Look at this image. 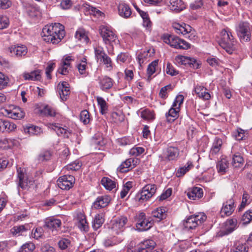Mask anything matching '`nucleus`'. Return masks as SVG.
Returning <instances> with one entry per match:
<instances>
[{
  "label": "nucleus",
  "instance_id": "3c124183",
  "mask_svg": "<svg viewBox=\"0 0 252 252\" xmlns=\"http://www.w3.org/2000/svg\"><path fill=\"white\" fill-rule=\"evenodd\" d=\"M252 220V210L246 212L242 217L241 221L243 224H247Z\"/></svg>",
  "mask_w": 252,
  "mask_h": 252
},
{
  "label": "nucleus",
  "instance_id": "4be33fe9",
  "mask_svg": "<svg viewBox=\"0 0 252 252\" xmlns=\"http://www.w3.org/2000/svg\"><path fill=\"white\" fill-rule=\"evenodd\" d=\"M62 221L60 220L54 218L46 219L45 220L44 227L52 232H57L61 229Z\"/></svg>",
  "mask_w": 252,
  "mask_h": 252
},
{
  "label": "nucleus",
  "instance_id": "aec40b11",
  "mask_svg": "<svg viewBox=\"0 0 252 252\" xmlns=\"http://www.w3.org/2000/svg\"><path fill=\"white\" fill-rule=\"evenodd\" d=\"M156 243L152 240H147L140 243L134 250V252H151Z\"/></svg>",
  "mask_w": 252,
  "mask_h": 252
},
{
  "label": "nucleus",
  "instance_id": "6e6d98bb",
  "mask_svg": "<svg viewBox=\"0 0 252 252\" xmlns=\"http://www.w3.org/2000/svg\"><path fill=\"white\" fill-rule=\"evenodd\" d=\"M182 1L181 0H176L170 1V8L172 10L176 11L177 12L181 11L182 8L180 6L182 4Z\"/></svg>",
  "mask_w": 252,
  "mask_h": 252
},
{
  "label": "nucleus",
  "instance_id": "6ab92c4d",
  "mask_svg": "<svg viewBox=\"0 0 252 252\" xmlns=\"http://www.w3.org/2000/svg\"><path fill=\"white\" fill-rule=\"evenodd\" d=\"M138 162V159L129 158L123 162L118 167L117 170L121 173H125L129 171L135 167Z\"/></svg>",
  "mask_w": 252,
  "mask_h": 252
},
{
  "label": "nucleus",
  "instance_id": "a211bd4d",
  "mask_svg": "<svg viewBox=\"0 0 252 252\" xmlns=\"http://www.w3.org/2000/svg\"><path fill=\"white\" fill-rule=\"evenodd\" d=\"M9 54L11 57L17 58L25 56L27 54L28 49L23 45L11 46L8 49Z\"/></svg>",
  "mask_w": 252,
  "mask_h": 252
},
{
  "label": "nucleus",
  "instance_id": "864d4df0",
  "mask_svg": "<svg viewBox=\"0 0 252 252\" xmlns=\"http://www.w3.org/2000/svg\"><path fill=\"white\" fill-rule=\"evenodd\" d=\"M35 249L34 245L32 243H26L19 250V252H32Z\"/></svg>",
  "mask_w": 252,
  "mask_h": 252
},
{
  "label": "nucleus",
  "instance_id": "cd10ccee",
  "mask_svg": "<svg viewBox=\"0 0 252 252\" xmlns=\"http://www.w3.org/2000/svg\"><path fill=\"white\" fill-rule=\"evenodd\" d=\"M203 195V189L199 187H193L189 189L187 196L192 200L198 199L202 197Z\"/></svg>",
  "mask_w": 252,
  "mask_h": 252
},
{
  "label": "nucleus",
  "instance_id": "338daca9",
  "mask_svg": "<svg viewBox=\"0 0 252 252\" xmlns=\"http://www.w3.org/2000/svg\"><path fill=\"white\" fill-rule=\"evenodd\" d=\"M9 25V20L5 16H0V30L6 28Z\"/></svg>",
  "mask_w": 252,
  "mask_h": 252
},
{
  "label": "nucleus",
  "instance_id": "1a4fd4ad",
  "mask_svg": "<svg viewBox=\"0 0 252 252\" xmlns=\"http://www.w3.org/2000/svg\"><path fill=\"white\" fill-rule=\"evenodd\" d=\"M136 227L140 231H146L151 228L154 224V220L151 218L146 219L145 214L141 212L136 218Z\"/></svg>",
  "mask_w": 252,
  "mask_h": 252
},
{
  "label": "nucleus",
  "instance_id": "c03bdc74",
  "mask_svg": "<svg viewBox=\"0 0 252 252\" xmlns=\"http://www.w3.org/2000/svg\"><path fill=\"white\" fill-rule=\"evenodd\" d=\"M85 9L88 11L90 14L99 17L103 16L104 13L95 7H94L89 4H86L84 5Z\"/></svg>",
  "mask_w": 252,
  "mask_h": 252
},
{
  "label": "nucleus",
  "instance_id": "2eb2a0df",
  "mask_svg": "<svg viewBox=\"0 0 252 252\" xmlns=\"http://www.w3.org/2000/svg\"><path fill=\"white\" fill-rule=\"evenodd\" d=\"M177 63L181 65H189L194 69L199 67L200 64L197 62L194 58L178 55L175 59Z\"/></svg>",
  "mask_w": 252,
  "mask_h": 252
},
{
  "label": "nucleus",
  "instance_id": "37998d69",
  "mask_svg": "<svg viewBox=\"0 0 252 252\" xmlns=\"http://www.w3.org/2000/svg\"><path fill=\"white\" fill-rule=\"evenodd\" d=\"M193 167V164L191 162H188L184 166L180 167L176 172V176L180 177L184 175L191 168Z\"/></svg>",
  "mask_w": 252,
  "mask_h": 252
},
{
  "label": "nucleus",
  "instance_id": "473e14b6",
  "mask_svg": "<svg viewBox=\"0 0 252 252\" xmlns=\"http://www.w3.org/2000/svg\"><path fill=\"white\" fill-rule=\"evenodd\" d=\"M25 80L37 81L41 78L40 71L39 70L32 71L31 72H26L23 74Z\"/></svg>",
  "mask_w": 252,
  "mask_h": 252
},
{
  "label": "nucleus",
  "instance_id": "a878e982",
  "mask_svg": "<svg viewBox=\"0 0 252 252\" xmlns=\"http://www.w3.org/2000/svg\"><path fill=\"white\" fill-rule=\"evenodd\" d=\"M98 80L100 89L104 91L110 89L113 85V80L106 76L99 77Z\"/></svg>",
  "mask_w": 252,
  "mask_h": 252
},
{
  "label": "nucleus",
  "instance_id": "423d86ee",
  "mask_svg": "<svg viewBox=\"0 0 252 252\" xmlns=\"http://www.w3.org/2000/svg\"><path fill=\"white\" fill-rule=\"evenodd\" d=\"M206 216L203 213L190 216L183 221L184 228L188 230L194 229L201 224L206 220Z\"/></svg>",
  "mask_w": 252,
  "mask_h": 252
},
{
  "label": "nucleus",
  "instance_id": "f704fd0d",
  "mask_svg": "<svg viewBox=\"0 0 252 252\" xmlns=\"http://www.w3.org/2000/svg\"><path fill=\"white\" fill-rule=\"evenodd\" d=\"M76 39L83 43H87L89 39L84 29L80 28L76 32L75 35Z\"/></svg>",
  "mask_w": 252,
  "mask_h": 252
},
{
  "label": "nucleus",
  "instance_id": "f257e3e1",
  "mask_svg": "<svg viewBox=\"0 0 252 252\" xmlns=\"http://www.w3.org/2000/svg\"><path fill=\"white\" fill-rule=\"evenodd\" d=\"M64 27L60 23L46 25L42 29L41 35L46 42L59 43L65 35Z\"/></svg>",
  "mask_w": 252,
  "mask_h": 252
},
{
  "label": "nucleus",
  "instance_id": "680f3d73",
  "mask_svg": "<svg viewBox=\"0 0 252 252\" xmlns=\"http://www.w3.org/2000/svg\"><path fill=\"white\" fill-rule=\"evenodd\" d=\"M166 72L171 76H175L178 74V71L169 63H167Z\"/></svg>",
  "mask_w": 252,
  "mask_h": 252
},
{
  "label": "nucleus",
  "instance_id": "7c9ffc66",
  "mask_svg": "<svg viewBox=\"0 0 252 252\" xmlns=\"http://www.w3.org/2000/svg\"><path fill=\"white\" fill-rule=\"evenodd\" d=\"M152 216L158 220V221L165 219L166 218V209L165 207L158 208L152 212Z\"/></svg>",
  "mask_w": 252,
  "mask_h": 252
},
{
  "label": "nucleus",
  "instance_id": "39448f33",
  "mask_svg": "<svg viewBox=\"0 0 252 252\" xmlns=\"http://www.w3.org/2000/svg\"><path fill=\"white\" fill-rule=\"evenodd\" d=\"M0 114L9 118L17 120L24 118L25 114L20 107L10 105L1 108Z\"/></svg>",
  "mask_w": 252,
  "mask_h": 252
},
{
  "label": "nucleus",
  "instance_id": "774afa93",
  "mask_svg": "<svg viewBox=\"0 0 252 252\" xmlns=\"http://www.w3.org/2000/svg\"><path fill=\"white\" fill-rule=\"evenodd\" d=\"M231 252H247V248L243 244H239L231 250Z\"/></svg>",
  "mask_w": 252,
  "mask_h": 252
},
{
  "label": "nucleus",
  "instance_id": "bf43d9fd",
  "mask_svg": "<svg viewBox=\"0 0 252 252\" xmlns=\"http://www.w3.org/2000/svg\"><path fill=\"white\" fill-rule=\"evenodd\" d=\"M52 153L50 151L47 150L42 152L38 156V159L40 161L48 160L50 159Z\"/></svg>",
  "mask_w": 252,
  "mask_h": 252
},
{
  "label": "nucleus",
  "instance_id": "bb28decb",
  "mask_svg": "<svg viewBox=\"0 0 252 252\" xmlns=\"http://www.w3.org/2000/svg\"><path fill=\"white\" fill-rule=\"evenodd\" d=\"M207 91L206 88L199 85H196L194 88V92L198 96L205 100H208L211 98L210 93Z\"/></svg>",
  "mask_w": 252,
  "mask_h": 252
},
{
  "label": "nucleus",
  "instance_id": "b1692460",
  "mask_svg": "<svg viewBox=\"0 0 252 252\" xmlns=\"http://www.w3.org/2000/svg\"><path fill=\"white\" fill-rule=\"evenodd\" d=\"M234 201L232 198L224 203L220 212L221 216L224 217L231 215L234 210Z\"/></svg>",
  "mask_w": 252,
  "mask_h": 252
},
{
  "label": "nucleus",
  "instance_id": "4d7b16f0",
  "mask_svg": "<svg viewBox=\"0 0 252 252\" xmlns=\"http://www.w3.org/2000/svg\"><path fill=\"white\" fill-rule=\"evenodd\" d=\"M8 78L0 72V90L5 88L8 85Z\"/></svg>",
  "mask_w": 252,
  "mask_h": 252
},
{
  "label": "nucleus",
  "instance_id": "6e6552de",
  "mask_svg": "<svg viewBox=\"0 0 252 252\" xmlns=\"http://www.w3.org/2000/svg\"><path fill=\"white\" fill-rule=\"evenodd\" d=\"M237 35L241 42H248L251 40L250 24L247 22H241L236 28Z\"/></svg>",
  "mask_w": 252,
  "mask_h": 252
},
{
  "label": "nucleus",
  "instance_id": "052dcab7",
  "mask_svg": "<svg viewBox=\"0 0 252 252\" xmlns=\"http://www.w3.org/2000/svg\"><path fill=\"white\" fill-rule=\"evenodd\" d=\"M82 163L78 160H75L67 166L68 169L73 171L78 170L81 167Z\"/></svg>",
  "mask_w": 252,
  "mask_h": 252
},
{
  "label": "nucleus",
  "instance_id": "09e8293b",
  "mask_svg": "<svg viewBox=\"0 0 252 252\" xmlns=\"http://www.w3.org/2000/svg\"><path fill=\"white\" fill-rule=\"evenodd\" d=\"M77 67L80 74L83 75L84 76L88 75V73L86 71L87 62L86 59L84 58L81 62L77 64Z\"/></svg>",
  "mask_w": 252,
  "mask_h": 252
},
{
  "label": "nucleus",
  "instance_id": "f03ea898",
  "mask_svg": "<svg viewBox=\"0 0 252 252\" xmlns=\"http://www.w3.org/2000/svg\"><path fill=\"white\" fill-rule=\"evenodd\" d=\"M220 35V45L228 53L231 54L236 49V42L234 40L231 32L227 28L222 30Z\"/></svg>",
  "mask_w": 252,
  "mask_h": 252
},
{
  "label": "nucleus",
  "instance_id": "5fc2aeb1",
  "mask_svg": "<svg viewBox=\"0 0 252 252\" xmlns=\"http://www.w3.org/2000/svg\"><path fill=\"white\" fill-rule=\"evenodd\" d=\"M90 117L89 112L87 110H84L82 111L80 113V119L84 124L87 125L89 124L90 121Z\"/></svg>",
  "mask_w": 252,
  "mask_h": 252
},
{
  "label": "nucleus",
  "instance_id": "9b49d317",
  "mask_svg": "<svg viewBox=\"0 0 252 252\" xmlns=\"http://www.w3.org/2000/svg\"><path fill=\"white\" fill-rule=\"evenodd\" d=\"M179 155V149L174 146L168 147L163 152L162 155L158 157L160 162L177 160Z\"/></svg>",
  "mask_w": 252,
  "mask_h": 252
},
{
  "label": "nucleus",
  "instance_id": "4c0bfd02",
  "mask_svg": "<svg viewBox=\"0 0 252 252\" xmlns=\"http://www.w3.org/2000/svg\"><path fill=\"white\" fill-rule=\"evenodd\" d=\"M101 184L107 190H112L116 188V183L108 177H103L101 181Z\"/></svg>",
  "mask_w": 252,
  "mask_h": 252
},
{
  "label": "nucleus",
  "instance_id": "49530a36",
  "mask_svg": "<svg viewBox=\"0 0 252 252\" xmlns=\"http://www.w3.org/2000/svg\"><path fill=\"white\" fill-rule=\"evenodd\" d=\"M24 132L30 135H37L40 132V128L34 126H27L24 128Z\"/></svg>",
  "mask_w": 252,
  "mask_h": 252
},
{
  "label": "nucleus",
  "instance_id": "393cba45",
  "mask_svg": "<svg viewBox=\"0 0 252 252\" xmlns=\"http://www.w3.org/2000/svg\"><path fill=\"white\" fill-rule=\"evenodd\" d=\"M110 200L111 198L108 195H105L98 196L93 203V207L96 209L105 207L109 203Z\"/></svg>",
  "mask_w": 252,
  "mask_h": 252
},
{
  "label": "nucleus",
  "instance_id": "0eeeda50",
  "mask_svg": "<svg viewBox=\"0 0 252 252\" xmlns=\"http://www.w3.org/2000/svg\"><path fill=\"white\" fill-rule=\"evenodd\" d=\"M94 54L97 62L104 65L107 70H112V61L111 58L105 53L102 47L98 46L95 48Z\"/></svg>",
  "mask_w": 252,
  "mask_h": 252
},
{
  "label": "nucleus",
  "instance_id": "9d476101",
  "mask_svg": "<svg viewBox=\"0 0 252 252\" xmlns=\"http://www.w3.org/2000/svg\"><path fill=\"white\" fill-rule=\"evenodd\" d=\"M172 27L175 32L178 34H182L186 38L190 40L195 41L197 37L191 32V27L188 25L185 24L184 26L175 23L172 25Z\"/></svg>",
  "mask_w": 252,
  "mask_h": 252
},
{
  "label": "nucleus",
  "instance_id": "2f4dec72",
  "mask_svg": "<svg viewBox=\"0 0 252 252\" xmlns=\"http://www.w3.org/2000/svg\"><path fill=\"white\" fill-rule=\"evenodd\" d=\"M51 126L52 128L56 132L58 135L67 138L69 137L70 132L67 128L61 127L56 124H52Z\"/></svg>",
  "mask_w": 252,
  "mask_h": 252
},
{
  "label": "nucleus",
  "instance_id": "e2e57ef3",
  "mask_svg": "<svg viewBox=\"0 0 252 252\" xmlns=\"http://www.w3.org/2000/svg\"><path fill=\"white\" fill-rule=\"evenodd\" d=\"M184 99V98L183 95H178L173 103L172 106L177 107L180 109L181 105L183 104Z\"/></svg>",
  "mask_w": 252,
  "mask_h": 252
},
{
  "label": "nucleus",
  "instance_id": "79ce46f5",
  "mask_svg": "<svg viewBox=\"0 0 252 252\" xmlns=\"http://www.w3.org/2000/svg\"><path fill=\"white\" fill-rule=\"evenodd\" d=\"M96 100L100 107V112L102 115L106 114L108 110V106L104 99L102 97L97 96Z\"/></svg>",
  "mask_w": 252,
  "mask_h": 252
},
{
  "label": "nucleus",
  "instance_id": "e433bc0d",
  "mask_svg": "<svg viewBox=\"0 0 252 252\" xmlns=\"http://www.w3.org/2000/svg\"><path fill=\"white\" fill-rule=\"evenodd\" d=\"M244 160L239 153H236L232 156V165L235 168L241 167L244 164Z\"/></svg>",
  "mask_w": 252,
  "mask_h": 252
},
{
  "label": "nucleus",
  "instance_id": "412c9836",
  "mask_svg": "<svg viewBox=\"0 0 252 252\" xmlns=\"http://www.w3.org/2000/svg\"><path fill=\"white\" fill-rule=\"evenodd\" d=\"M57 89L61 99L63 101H66L69 97L70 93L68 83L65 81L59 83Z\"/></svg>",
  "mask_w": 252,
  "mask_h": 252
},
{
  "label": "nucleus",
  "instance_id": "13d9d810",
  "mask_svg": "<svg viewBox=\"0 0 252 252\" xmlns=\"http://www.w3.org/2000/svg\"><path fill=\"white\" fill-rule=\"evenodd\" d=\"M145 150L142 147H133L129 151V154L131 156L137 157L144 153Z\"/></svg>",
  "mask_w": 252,
  "mask_h": 252
},
{
  "label": "nucleus",
  "instance_id": "dca6fc26",
  "mask_svg": "<svg viewBox=\"0 0 252 252\" xmlns=\"http://www.w3.org/2000/svg\"><path fill=\"white\" fill-rule=\"evenodd\" d=\"M75 179L71 175H64L60 177L57 180V184L62 189L68 190L73 186Z\"/></svg>",
  "mask_w": 252,
  "mask_h": 252
},
{
  "label": "nucleus",
  "instance_id": "a18cd8bd",
  "mask_svg": "<svg viewBox=\"0 0 252 252\" xmlns=\"http://www.w3.org/2000/svg\"><path fill=\"white\" fill-rule=\"evenodd\" d=\"M141 117L145 120H153L155 115L153 111L146 109L141 111Z\"/></svg>",
  "mask_w": 252,
  "mask_h": 252
},
{
  "label": "nucleus",
  "instance_id": "8fccbe9b",
  "mask_svg": "<svg viewBox=\"0 0 252 252\" xmlns=\"http://www.w3.org/2000/svg\"><path fill=\"white\" fill-rule=\"evenodd\" d=\"M41 112L47 116L54 117L56 115L55 109L48 105L44 106Z\"/></svg>",
  "mask_w": 252,
  "mask_h": 252
},
{
  "label": "nucleus",
  "instance_id": "7ed1b4c3",
  "mask_svg": "<svg viewBox=\"0 0 252 252\" xmlns=\"http://www.w3.org/2000/svg\"><path fill=\"white\" fill-rule=\"evenodd\" d=\"M17 177L18 187L27 190L33 187L34 181L32 178L27 176L24 168L21 167L17 168Z\"/></svg>",
  "mask_w": 252,
  "mask_h": 252
},
{
  "label": "nucleus",
  "instance_id": "603ef678",
  "mask_svg": "<svg viewBox=\"0 0 252 252\" xmlns=\"http://www.w3.org/2000/svg\"><path fill=\"white\" fill-rule=\"evenodd\" d=\"M58 245L61 250H64L70 246V241L66 238H62L58 242Z\"/></svg>",
  "mask_w": 252,
  "mask_h": 252
},
{
  "label": "nucleus",
  "instance_id": "a19ab883",
  "mask_svg": "<svg viewBox=\"0 0 252 252\" xmlns=\"http://www.w3.org/2000/svg\"><path fill=\"white\" fill-rule=\"evenodd\" d=\"M222 140L218 137L215 139L212 147L211 148L210 153L212 155L217 154L220 150V147L222 145Z\"/></svg>",
  "mask_w": 252,
  "mask_h": 252
},
{
  "label": "nucleus",
  "instance_id": "69168bd1",
  "mask_svg": "<svg viewBox=\"0 0 252 252\" xmlns=\"http://www.w3.org/2000/svg\"><path fill=\"white\" fill-rule=\"evenodd\" d=\"M172 86L171 85H166L162 87L159 92V95L162 98H165L167 97V92L168 90H171Z\"/></svg>",
  "mask_w": 252,
  "mask_h": 252
},
{
  "label": "nucleus",
  "instance_id": "20e7f679",
  "mask_svg": "<svg viewBox=\"0 0 252 252\" xmlns=\"http://www.w3.org/2000/svg\"><path fill=\"white\" fill-rule=\"evenodd\" d=\"M162 39L165 43L176 49L187 50L191 47L189 43L175 35L164 34Z\"/></svg>",
  "mask_w": 252,
  "mask_h": 252
},
{
  "label": "nucleus",
  "instance_id": "c756f323",
  "mask_svg": "<svg viewBox=\"0 0 252 252\" xmlns=\"http://www.w3.org/2000/svg\"><path fill=\"white\" fill-rule=\"evenodd\" d=\"M179 109L172 106V107L165 114L167 122L172 123L177 119L179 117Z\"/></svg>",
  "mask_w": 252,
  "mask_h": 252
},
{
  "label": "nucleus",
  "instance_id": "f3484780",
  "mask_svg": "<svg viewBox=\"0 0 252 252\" xmlns=\"http://www.w3.org/2000/svg\"><path fill=\"white\" fill-rule=\"evenodd\" d=\"M99 33L106 44H109L116 39L117 37L115 33L105 26H102L100 27Z\"/></svg>",
  "mask_w": 252,
  "mask_h": 252
},
{
  "label": "nucleus",
  "instance_id": "ddd939ff",
  "mask_svg": "<svg viewBox=\"0 0 252 252\" xmlns=\"http://www.w3.org/2000/svg\"><path fill=\"white\" fill-rule=\"evenodd\" d=\"M156 187L154 184H148L144 187L136 196V199L139 201H145L150 198L156 192Z\"/></svg>",
  "mask_w": 252,
  "mask_h": 252
},
{
  "label": "nucleus",
  "instance_id": "58836bf2",
  "mask_svg": "<svg viewBox=\"0 0 252 252\" xmlns=\"http://www.w3.org/2000/svg\"><path fill=\"white\" fill-rule=\"evenodd\" d=\"M158 60H156L150 63L147 69L148 75L147 81L150 82L151 80V76L156 72V67L158 64Z\"/></svg>",
  "mask_w": 252,
  "mask_h": 252
},
{
  "label": "nucleus",
  "instance_id": "4468645a",
  "mask_svg": "<svg viewBox=\"0 0 252 252\" xmlns=\"http://www.w3.org/2000/svg\"><path fill=\"white\" fill-rule=\"evenodd\" d=\"M128 220L126 217L121 216L111 221V229L115 234H118L125 229Z\"/></svg>",
  "mask_w": 252,
  "mask_h": 252
},
{
  "label": "nucleus",
  "instance_id": "ea45409f",
  "mask_svg": "<svg viewBox=\"0 0 252 252\" xmlns=\"http://www.w3.org/2000/svg\"><path fill=\"white\" fill-rule=\"evenodd\" d=\"M104 222V219L102 214H97L94 218L92 226L94 230H96L102 226Z\"/></svg>",
  "mask_w": 252,
  "mask_h": 252
},
{
  "label": "nucleus",
  "instance_id": "c9c22d12",
  "mask_svg": "<svg viewBox=\"0 0 252 252\" xmlns=\"http://www.w3.org/2000/svg\"><path fill=\"white\" fill-rule=\"evenodd\" d=\"M78 227L81 230L85 232L89 231V227L88 222L86 220V218L82 214H80L78 216Z\"/></svg>",
  "mask_w": 252,
  "mask_h": 252
},
{
  "label": "nucleus",
  "instance_id": "5701e85b",
  "mask_svg": "<svg viewBox=\"0 0 252 252\" xmlns=\"http://www.w3.org/2000/svg\"><path fill=\"white\" fill-rule=\"evenodd\" d=\"M17 128L16 125L7 120L0 119V132H11L14 131Z\"/></svg>",
  "mask_w": 252,
  "mask_h": 252
},
{
  "label": "nucleus",
  "instance_id": "72a5a7b5",
  "mask_svg": "<svg viewBox=\"0 0 252 252\" xmlns=\"http://www.w3.org/2000/svg\"><path fill=\"white\" fill-rule=\"evenodd\" d=\"M28 230V228L23 225L15 226L10 229V233L14 236L17 237L25 235Z\"/></svg>",
  "mask_w": 252,
  "mask_h": 252
},
{
  "label": "nucleus",
  "instance_id": "f8f14e48",
  "mask_svg": "<svg viewBox=\"0 0 252 252\" xmlns=\"http://www.w3.org/2000/svg\"><path fill=\"white\" fill-rule=\"evenodd\" d=\"M238 227L237 220L236 219L227 220L218 232L219 236L222 237L232 233Z\"/></svg>",
  "mask_w": 252,
  "mask_h": 252
},
{
  "label": "nucleus",
  "instance_id": "0e129e2a",
  "mask_svg": "<svg viewBox=\"0 0 252 252\" xmlns=\"http://www.w3.org/2000/svg\"><path fill=\"white\" fill-rule=\"evenodd\" d=\"M233 135L236 140H242L244 137L245 132L244 130L238 128L233 132Z\"/></svg>",
  "mask_w": 252,
  "mask_h": 252
},
{
  "label": "nucleus",
  "instance_id": "de8ad7c7",
  "mask_svg": "<svg viewBox=\"0 0 252 252\" xmlns=\"http://www.w3.org/2000/svg\"><path fill=\"white\" fill-rule=\"evenodd\" d=\"M218 171L219 173H224L228 167V161L223 158L219 161L217 164Z\"/></svg>",
  "mask_w": 252,
  "mask_h": 252
},
{
  "label": "nucleus",
  "instance_id": "c85d7f7f",
  "mask_svg": "<svg viewBox=\"0 0 252 252\" xmlns=\"http://www.w3.org/2000/svg\"><path fill=\"white\" fill-rule=\"evenodd\" d=\"M118 12L120 16L128 18L131 15V10L129 6L125 3L119 4L118 6Z\"/></svg>",
  "mask_w": 252,
  "mask_h": 252
}]
</instances>
